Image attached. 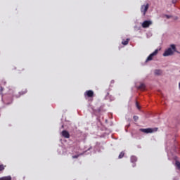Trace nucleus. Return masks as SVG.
I'll use <instances>...</instances> for the list:
<instances>
[{
  "label": "nucleus",
  "mask_w": 180,
  "mask_h": 180,
  "mask_svg": "<svg viewBox=\"0 0 180 180\" xmlns=\"http://www.w3.org/2000/svg\"><path fill=\"white\" fill-rule=\"evenodd\" d=\"M5 168H6V165H0V172H2V171H4Z\"/></svg>",
  "instance_id": "obj_12"
},
{
  "label": "nucleus",
  "mask_w": 180,
  "mask_h": 180,
  "mask_svg": "<svg viewBox=\"0 0 180 180\" xmlns=\"http://www.w3.org/2000/svg\"><path fill=\"white\" fill-rule=\"evenodd\" d=\"M124 157V152H121L118 156V158L122 159Z\"/></svg>",
  "instance_id": "obj_14"
},
{
  "label": "nucleus",
  "mask_w": 180,
  "mask_h": 180,
  "mask_svg": "<svg viewBox=\"0 0 180 180\" xmlns=\"http://www.w3.org/2000/svg\"><path fill=\"white\" fill-rule=\"evenodd\" d=\"M136 105L137 109L140 110V105H139V103L138 102L136 103Z\"/></svg>",
  "instance_id": "obj_18"
},
{
  "label": "nucleus",
  "mask_w": 180,
  "mask_h": 180,
  "mask_svg": "<svg viewBox=\"0 0 180 180\" xmlns=\"http://www.w3.org/2000/svg\"><path fill=\"white\" fill-rule=\"evenodd\" d=\"M152 24H153V22L150 20H145L142 23V27H143L144 29H146L147 27H149L150 25Z\"/></svg>",
  "instance_id": "obj_5"
},
{
  "label": "nucleus",
  "mask_w": 180,
  "mask_h": 180,
  "mask_svg": "<svg viewBox=\"0 0 180 180\" xmlns=\"http://www.w3.org/2000/svg\"><path fill=\"white\" fill-rule=\"evenodd\" d=\"M84 95H86V96H88V98H93L94 91L92 90H88L84 93Z\"/></svg>",
  "instance_id": "obj_7"
},
{
  "label": "nucleus",
  "mask_w": 180,
  "mask_h": 180,
  "mask_svg": "<svg viewBox=\"0 0 180 180\" xmlns=\"http://www.w3.org/2000/svg\"><path fill=\"white\" fill-rule=\"evenodd\" d=\"M140 131H142V133H146V134H148V133H154V129L153 128H148V129H140Z\"/></svg>",
  "instance_id": "obj_4"
},
{
  "label": "nucleus",
  "mask_w": 180,
  "mask_h": 180,
  "mask_svg": "<svg viewBox=\"0 0 180 180\" xmlns=\"http://www.w3.org/2000/svg\"><path fill=\"white\" fill-rule=\"evenodd\" d=\"M137 161V158L136 156H132L131 158V162H136Z\"/></svg>",
  "instance_id": "obj_13"
},
{
  "label": "nucleus",
  "mask_w": 180,
  "mask_h": 180,
  "mask_svg": "<svg viewBox=\"0 0 180 180\" xmlns=\"http://www.w3.org/2000/svg\"><path fill=\"white\" fill-rule=\"evenodd\" d=\"M138 89H140L141 91H146V84L143 83H141L139 86Z\"/></svg>",
  "instance_id": "obj_8"
},
{
  "label": "nucleus",
  "mask_w": 180,
  "mask_h": 180,
  "mask_svg": "<svg viewBox=\"0 0 180 180\" xmlns=\"http://www.w3.org/2000/svg\"><path fill=\"white\" fill-rule=\"evenodd\" d=\"M171 49H172V50L175 51L176 49V47L175 46L174 44H172V45H171Z\"/></svg>",
  "instance_id": "obj_16"
},
{
  "label": "nucleus",
  "mask_w": 180,
  "mask_h": 180,
  "mask_svg": "<svg viewBox=\"0 0 180 180\" xmlns=\"http://www.w3.org/2000/svg\"><path fill=\"white\" fill-rule=\"evenodd\" d=\"M174 54V51H172V49L169 48L167 50L165 51L163 53L164 57H168V56H172Z\"/></svg>",
  "instance_id": "obj_3"
},
{
  "label": "nucleus",
  "mask_w": 180,
  "mask_h": 180,
  "mask_svg": "<svg viewBox=\"0 0 180 180\" xmlns=\"http://www.w3.org/2000/svg\"><path fill=\"white\" fill-rule=\"evenodd\" d=\"M172 4H176V0H172Z\"/></svg>",
  "instance_id": "obj_21"
},
{
  "label": "nucleus",
  "mask_w": 180,
  "mask_h": 180,
  "mask_svg": "<svg viewBox=\"0 0 180 180\" xmlns=\"http://www.w3.org/2000/svg\"><path fill=\"white\" fill-rule=\"evenodd\" d=\"M161 74H162V70H155V75H161Z\"/></svg>",
  "instance_id": "obj_11"
},
{
  "label": "nucleus",
  "mask_w": 180,
  "mask_h": 180,
  "mask_svg": "<svg viewBox=\"0 0 180 180\" xmlns=\"http://www.w3.org/2000/svg\"><path fill=\"white\" fill-rule=\"evenodd\" d=\"M158 51H160V49H156L155 51L149 55V57L147 58L146 61H151L155 56L158 54Z\"/></svg>",
  "instance_id": "obj_2"
},
{
  "label": "nucleus",
  "mask_w": 180,
  "mask_h": 180,
  "mask_svg": "<svg viewBox=\"0 0 180 180\" xmlns=\"http://www.w3.org/2000/svg\"><path fill=\"white\" fill-rule=\"evenodd\" d=\"M129 41H130V39H127L126 40H123L122 41V44H123L124 46H127V44H129Z\"/></svg>",
  "instance_id": "obj_10"
},
{
  "label": "nucleus",
  "mask_w": 180,
  "mask_h": 180,
  "mask_svg": "<svg viewBox=\"0 0 180 180\" xmlns=\"http://www.w3.org/2000/svg\"><path fill=\"white\" fill-rule=\"evenodd\" d=\"M2 91H4V88L1 87V91L2 92Z\"/></svg>",
  "instance_id": "obj_22"
},
{
  "label": "nucleus",
  "mask_w": 180,
  "mask_h": 180,
  "mask_svg": "<svg viewBox=\"0 0 180 180\" xmlns=\"http://www.w3.org/2000/svg\"><path fill=\"white\" fill-rule=\"evenodd\" d=\"M61 135L63 136V137H64L65 139H70V133L67 131V130H63L61 132Z\"/></svg>",
  "instance_id": "obj_6"
},
{
  "label": "nucleus",
  "mask_w": 180,
  "mask_h": 180,
  "mask_svg": "<svg viewBox=\"0 0 180 180\" xmlns=\"http://www.w3.org/2000/svg\"><path fill=\"white\" fill-rule=\"evenodd\" d=\"M176 167L178 169H180V162L178 160L176 161Z\"/></svg>",
  "instance_id": "obj_15"
},
{
  "label": "nucleus",
  "mask_w": 180,
  "mask_h": 180,
  "mask_svg": "<svg viewBox=\"0 0 180 180\" xmlns=\"http://www.w3.org/2000/svg\"><path fill=\"white\" fill-rule=\"evenodd\" d=\"M165 16L167 19H171V18H172V15H165Z\"/></svg>",
  "instance_id": "obj_17"
},
{
  "label": "nucleus",
  "mask_w": 180,
  "mask_h": 180,
  "mask_svg": "<svg viewBox=\"0 0 180 180\" xmlns=\"http://www.w3.org/2000/svg\"><path fill=\"white\" fill-rule=\"evenodd\" d=\"M78 157H79V155H73V156H72V158H73V159H75V158H78Z\"/></svg>",
  "instance_id": "obj_20"
},
{
  "label": "nucleus",
  "mask_w": 180,
  "mask_h": 180,
  "mask_svg": "<svg viewBox=\"0 0 180 180\" xmlns=\"http://www.w3.org/2000/svg\"><path fill=\"white\" fill-rule=\"evenodd\" d=\"M148 8H150V5L148 4H146V5L143 4L141 6V12L143 13V16H146V13H147Z\"/></svg>",
  "instance_id": "obj_1"
},
{
  "label": "nucleus",
  "mask_w": 180,
  "mask_h": 180,
  "mask_svg": "<svg viewBox=\"0 0 180 180\" xmlns=\"http://www.w3.org/2000/svg\"><path fill=\"white\" fill-rule=\"evenodd\" d=\"M134 120H135V121H136V120H139V117H137V116H134Z\"/></svg>",
  "instance_id": "obj_19"
},
{
  "label": "nucleus",
  "mask_w": 180,
  "mask_h": 180,
  "mask_svg": "<svg viewBox=\"0 0 180 180\" xmlns=\"http://www.w3.org/2000/svg\"><path fill=\"white\" fill-rule=\"evenodd\" d=\"M0 180H12V176H3L0 178Z\"/></svg>",
  "instance_id": "obj_9"
}]
</instances>
